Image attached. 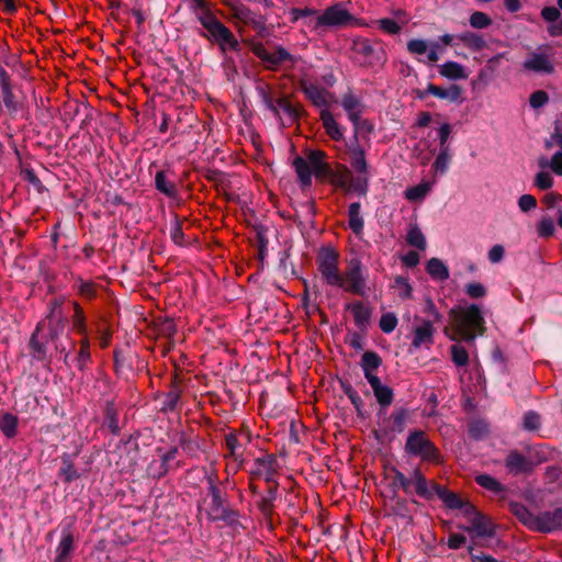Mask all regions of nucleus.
Segmentation results:
<instances>
[{"label":"nucleus","mask_w":562,"mask_h":562,"mask_svg":"<svg viewBox=\"0 0 562 562\" xmlns=\"http://www.w3.org/2000/svg\"><path fill=\"white\" fill-rule=\"evenodd\" d=\"M74 536L71 532L64 533L57 547V554L54 562H69V555L74 550Z\"/></svg>","instance_id":"4c0bfd02"},{"label":"nucleus","mask_w":562,"mask_h":562,"mask_svg":"<svg viewBox=\"0 0 562 562\" xmlns=\"http://www.w3.org/2000/svg\"><path fill=\"white\" fill-rule=\"evenodd\" d=\"M449 316L451 329L454 333L451 336L452 340L471 342L477 336H483L486 331L485 319L476 304H471L464 308H452L449 312Z\"/></svg>","instance_id":"7ed1b4c3"},{"label":"nucleus","mask_w":562,"mask_h":562,"mask_svg":"<svg viewBox=\"0 0 562 562\" xmlns=\"http://www.w3.org/2000/svg\"><path fill=\"white\" fill-rule=\"evenodd\" d=\"M405 452L408 456L419 458L422 461L439 465L443 463V456L439 448L431 441L424 430H413L405 442Z\"/></svg>","instance_id":"0eeeda50"},{"label":"nucleus","mask_w":562,"mask_h":562,"mask_svg":"<svg viewBox=\"0 0 562 562\" xmlns=\"http://www.w3.org/2000/svg\"><path fill=\"white\" fill-rule=\"evenodd\" d=\"M341 105L347 112L349 120L353 123V125L357 126L362 113V104L360 99L352 92H348L342 95Z\"/></svg>","instance_id":"393cba45"},{"label":"nucleus","mask_w":562,"mask_h":562,"mask_svg":"<svg viewBox=\"0 0 562 562\" xmlns=\"http://www.w3.org/2000/svg\"><path fill=\"white\" fill-rule=\"evenodd\" d=\"M321 121L326 131V134L336 142L342 139L344 134L341 132L340 125L335 120L333 113L327 109L321 111Z\"/></svg>","instance_id":"bb28decb"},{"label":"nucleus","mask_w":562,"mask_h":562,"mask_svg":"<svg viewBox=\"0 0 562 562\" xmlns=\"http://www.w3.org/2000/svg\"><path fill=\"white\" fill-rule=\"evenodd\" d=\"M177 453H178V448L173 447L161 456L160 469L157 474L158 477H161L168 473V471H169L168 463L176 458Z\"/></svg>","instance_id":"0e129e2a"},{"label":"nucleus","mask_w":562,"mask_h":562,"mask_svg":"<svg viewBox=\"0 0 562 562\" xmlns=\"http://www.w3.org/2000/svg\"><path fill=\"white\" fill-rule=\"evenodd\" d=\"M406 241L420 250H424L426 248V239L424 234L418 227H412L406 236Z\"/></svg>","instance_id":"13d9d810"},{"label":"nucleus","mask_w":562,"mask_h":562,"mask_svg":"<svg viewBox=\"0 0 562 562\" xmlns=\"http://www.w3.org/2000/svg\"><path fill=\"white\" fill-rule=\"evenodd\" d=\"M300 88L306 95V98L318 108L328 106L331 99V93L327 91L324 87L319 86L316 82L302 79L300 81Z\"/></svg>","instance_id":"aec40b11"},{"label":"nucleus","mask_w":562,"mask_h":562,"mask_svg":"<svg viewBox=\"0 0 562 562\" xmlns=\"http://www.w3.org/2000/svg\"><path fill=\"white\" fill-rule=\"evenodd\" d=\"M407 417L408 412L406 408L401 407L395 409L390 417V422L392 424L391 430L402 432L404 430Z\"/></svg>","instance_id":"603ef678"},{"label":"nucleus","mask_w":562,"mask_h":562,"mask_svg":"<svg viewBox=\"0 0 562 562\" xmlns=\"http://www.w3.org/2000/svg\"><path fill=\"white\" fill-rule=\"evenodd\" d=\"M43 329L44 323H38L30 339V348L32 350V356L40 360L43 359L46 353L44 345L38 340V334Z\"/></svg>","instance_id":"8fccbe9b"},{"label":"nucleus","mask_w":562,"mask_h":562,"mask_svg":"<svg viewBox=\"0 0 562 562\" xmlns=\"http://www.w3.org/2000/svg\"><path fill=\"white\" fill-rule=\"evenodd\" d=\"M104 425L115 436H117L121 431V427L119 425V412L113 402H106L105 404Z\"/></svg>","instance_id":"58836bf2"},{"label":"nucleus","mask_w":562,"mask_h":562,"mask_svg":"<svg viewBox=\"0 0 562 562\" xmlns=\"http://www.w3.org/2000/svg\"><path fill=\"white\" fill-rule=\"evenodd\" d=\"M347 308L351 312L355 324L358 327L363 328L369 324L371 318V310L362 302L358 301L349 304Z\"/></svg>","instance_id":"2f4dec72"},{"label":"nucleus","mask_w":562,"mask_h":562,"mask_svg":"<svg viewBox=\"0 0 562 562\" xmlns=\"http://www.w3.org/2000/svg\"><path fill=\"white\" fill-rule=\"evenodd\" d=\"M434 324L435 323L430 319H422L420 324L414 327L411 344L413 348L419 349L426 347L428 349L434 345V336L436 333Z\"/></svg>","instance_id":"412c9836"},{"label":"nucleus","mask_w":562,"mask_h":562,"mask_svg":"<svg viewBox=\"0 0 562 562\" xmlns=\"http://www.w3.org/2000/svg\"><path fill=\"white\" fill-rule=\"evenodd\" d=\"M339 252L330 247H322L316 256L317 270L324 282L331 286L342 289L345 292L363 295L366 292V278L362 262L358 258L351 259L345 272L339 269Z\"/></svg>","instance_id":"f257e3e1"},{"label":"nucleus","mask_w":562,"mask_h":562,"mask_svg":"<svg viewBox=\"0 0 562 562\" xmlns=\"http://www.w3.org/2000/svg\"><path fill=\"white\" fill-rule=\"evenodd\" d=\"M428 91H430V94H432L439 99H446L450 102L460 101L461 94H462V89L458 85H451L449 88H442L440 86L429 83Z\"/></svg>","instance_id":"cd10ccee"},{"label":"nucleus","mask_w":562,"mask_h":562,"mask_svg":"<svg viewBox=\"0 0 562 562\" xmlns=\"http://www.w3.org/2000/svg\"><path fill=\"white\" fill-rule=\"evenodd\" d=\"M524 68L529 71L552 74L554 66L547 55L532 54L530 58L524 61Z\"/></svg>","instance_id":"b1692460"},{"label":"nucleus","mask_w":562,"mask_h":562,"mask_svg":"<svg viewBox=\"0 0 562 562\" xmlns=\"http://www.w3.org/2000/svg\"><path fill=\"white\" fill-rule=\"evenodd\" d=\"M397 323L398 321L394 313H384L380 318L379 326L383 333L390 334L396 328Z\"/></svg>","instance_id":"052dcab7"},{"label":"nucleus","mask_w":562,"mask_h":562,"mask_svg":"<svg viewBox=\"0 0 562 562\" xmlns=\"http://www.w3.org/2000/svg\"><path fill=\"white\" fill-rule=\"evenodd\" d=\"M537 232L540 237H551L554 233V223L550 217L542 218L537 226Z\"/></svg>","instance_id":"338daca9"},{"label":"nucleus","mask_w":562,"mask_h":562,"mask_svg":"<svg viewBox=\"0 0 562 562\" xmlns=\"http://www.w3.org/2000/svg\"><path fill=\"white\" fill-rule=\"evenodd\" d=\"M198 21L205 30V33H201V36L217 44L223 53L227 49L234 52H238L240 49L238 40L235 37L233 32L216 18L214 12L204 13L199 16Z\"/></svg>","instance_id":"423d86ee"},{"label":"nucleus","mask_w":562,"mask_h":562,"mask_svg":"<svg viewBox=\"0 0 562 562\" xmlns=\"http://www.w3.org/2000/svg\"><path fill=\"white\" fill-rule=\"evenodd\" d=\"M361 205L358 202H353L349 205L348 209V225L350 229L359 235L363 231V220L360 215Z\"/></svg>","instance_id":"a19ab883"},{"label":"nucleus","mask_w":562,"mask_h":562,"mask_svg":"<svg viewBox=\"0 0 562 562\" xmlns=\"http://www.w3.org/2000/svg\"><path fill=\"white\" fill-rule=\"evenodd\" d=\"M352 19L351 13L341 3H336L317 15L315 27L342 26L347 25Z\"/></svg>","instance_id":"2eb2a0df"},{"label":"nucleus","mask_w":562,"mask_h":562,"mask_svg":"<svg viewBox=\"0 0 562 562\" xmlns=\"http://www.w3.org/2000/svg\"><path fill=\"white\" fill-rule=\"evenodd\" d=\"M207 484V494L199 504V512L204 513L212 522L223 521L227 526H236L240 516L239 512L231 507L226 494L218 485L217 477L209 475Z\"/></svg>","instance_id":"f03ea898"},{"label":"nucleus","mask_w":562,"mask_h":562,"mask_svg":"<svg viewBox=\"0 0 562 562\" xmlns=\"http://www.w3.org/2000/svg\"><path fill=\"white\" fill-rule=\"evenodd\" d=\"M381 363V357L374 351H366L361 357V368L363 371L376 370Z\"/></svg>","instance_id":"6e6d98bb"},{"label":"nucleus","mask_w":562,"mask_h":562,"mask_svg":"<svg viewBox=\"0 0 562 562\" xmlns=\"http://www.w3.org/2000/svg\"><path fill=\"white\" fill-rule=\"evenodd\" d=\"M439 74L448 79H465L464 67L457 61H447L439 67Z\"/></svg>","instance_id":"ea45409f"},{"label":"nucleus","mask_w":562,"mask_h":562,"mask_svg":"<svg viewBox=\"0 0 562 562\" xmlns=\"http://www.w3.org/2000/svg\"><path fill=\"white\" fill-rule=\"evenodd\" d=\"M540 14L544 21L553 23L547 29L549 35L552 37L562 36V18L560 19V10L555 7H544Z\"/></svg>","instance_id":"5701e85b"},{"label":"nucleus","mask_w":562,"mask_h":562,"mask_svg":"<svg viewBox=\"0 0 562 562\" xmlns=\"http://www.w3.org/2000/svg\"><path fill=\"white\" fill-rule=\"evenodd\" d=\"M18 417L11 413H4L0 417V429L7 438H14L18 434Z\"/></svg>","instance_id":"37998d69"},{"label":"nucleus","mask_w":562,"mask_h":562,"mask_svg":"<svg viewBox=\"0 0 562 562\" xmlns=\"http://www.w3.org/2000/svg\"><path fill=\"white\" fill-rule=\"evenodd\" d=\"M326 156L324 150L315 149L306 153V159L300 156L293 159L292 165L302 186H311L312 175L319 181L326 180L331 167L325 160Z\"/></svg>","instance_id":"20e7f679"},{"label":"nucleus","mask_w":562,"mask_h":562,"mask_svg":"<svg viewBox=\"0 0 562 562\" xmlns=\"http://www.w3.org/2000/svg\"><path fill=\"white\" fill-rule=\"evenodd\" d=\"M459 41L472 52H481L486 46V40L482 34L467 31L458 35Z\"/></svg>","instance_id":"7c9ffc66"},{"label":"nucleus","mask_w":562,"mask_h":562,"mask_svg":"<svg viewBox=\"0 0 562 562\" xmlns=\"http://www.w3.org/2000/svg\"><path fill=\"white\" fill-rule=\"evenodd\" d=\"M99 346L101 349H106L111 345L112 330L109 326L99 325L97 328Z\"/></svg>","instance_id":"774afa93"},{"label":"nucleus","mask_w":562,"mask_h":562,"mask_svg":"<svg viewBox=\"0 0 562 562\" xmlns=\"http://www.w3.org/2000/svg\"><path fill=\"white\" fill-rule=\"evenodd\" d=\"M244 445L240 442L237 434L229 432L225 436V448L227 453L225 458H233L235 461H241L244 454Z\"/></svg>","instance_id":"473e14b6"},{"label":"nucleus","mask_w":562,"mask_h":562,"mask_svg":"<svg viewBox=\"0 0 562 562\" xmlns=\"http://www.w3.org/2000/svg\"><path fill=\"white\" fill-rule=\"evenodd\" d=\"M257 91L260 98L262 99L265 105L270 111H276V100L278 99V97L276 95L274 89L269 83L260 82L257 86Z\"/></svg>","instance_id":"49530a36"},{"label":"nucleus","mask_w":562,"mask_h":562,"mask_svg":"<svg viewBox=\"0 0 562 562\" xmlns=\"http://www.w3.org/2000/svg\"><path fill=\"white\" fill-rule=\"evenodd\" d=\"M76 360L77 366L81 371L85 370L91 362L90 340L88 335L82 336V338L79 340V350Z\"/></svg>","instance_id":"c03bdc74"},{"label":"nucleus","mask_w":562,"mask_h":562,"mask_svg":"<svg viewBox=\"0 0 562 562\" xmlns=\"http://www.w3.org/2000/svg\"><path fill=\"white\" fill-rule=\"evenodd\" d=\"M183 380L178 372H175L169 385V391L164 395L160 412L164 414L180 411L183 393Z\"/></svg>","instance_id":"dca6fc26"},{"label":"nucleus","mask_w":562,"mask_h":562,"mask_svg":"<svg viewBox=\"0 0 562 562\" xmlns=\"http://www.w3.org/2000/svg\"><path fill=\"white\" fill-rule=\"evenodd\" d=\"M278 496V488L268 487L266 495L260 498L257 506L262 516L271 521L274 514V501Z\"/></svg>","instance_id":"c756f323"},{"label":"nucleus","mask_w":562,"mask_h":562,"mask_svg":"<svg viewBox=\"0 0 562 562\" xmlns=\"http://www.w3.org/2000/svg\"><path fill=\"white\" fill-rule=\"evenodd\" d=\"M154 324L157 335L167 338L169 344L172 345V338L177 333V326L173 319L168 317H157Z\"/></svg>","instance_id":"c9c22d12"},{"label":"nucleus","mask_w":562,"mask_h":562,"mask_svg":"<svg viewBox=\"0 0 562 562\" xmlns=\"http://www.w3.org/2000/svg\"><path fill=\"white\" fill-rule=\"evenodd\" d=\"M469 435L474 439H480L483 436L487 435L488 427L482 420H473L469 424L468 428Z\"/></svg>","instance_id":"680f3d73"},{"label":"nucleus","mask_w":562,"mask_h":562,"mask_svg":"<svg viewBox=\"0 0 562 562\" xmlns=\"http://www.w3.org/2000/svg\"><path fill=\"white\" fill-rule=\"evenodd\" d=\"M156 189L169 198H175L177 189L173 182L167 180L165 171H158L155 176Z\"/></svg>","instance_id":"de8ad7c7"},{"label":"nucleus","mask_w":562,"mask_h":562,"mask_svg":"<svg viewBox=\"0 0 562 562\" xmlns=\"http://www.w3.org/2000/svg\"><path fill=\"white\" fill-rule=\"evenodd\" d=\"M276 111H271L280 121L289 126L297 123L305 110L299 102H293L292 97L289 94L280 93L276 100Z\"/></svg>","instance_id":"f8f14e48"},{"label":"nucleus","mask_w":562,"mask_h":562,"mask_svg":"<svg viewBox=\"0 0 562 562\" xmlns=\"http://www.w3.org/2000/svg\"><path fill=\"white\" fill-rule=\"evenodd\" d=\"M395 284L398 288V296L402 300H408L412 297L413 289L406 278L396 277Z\"/></svg>","instance_id":"69168bd1"},{"label":"nucleus","mask_w":562,"mask_h":562,"mask_svg":"<svg viewBox=\"0 0 562 562\" xmlns=\"http://www.w3.org/2000/svg\"><path fill=\"white\" fill-rule=\"evenodd\" d=\"M77 295L86 301H92L98 296L99 284L91 280L77 278L76 280Z\"/></svg>","instance_id":"f704fd0d"},{"label":"nucleus","mask_w":562,"mask_h":562,"mask_svg":"<svg viewBox=\"0 0 562 562\" xmlns=\"http://www.w3.org/2000/svg\"><path fill=\"white\" fill-rule=\"evenodd\" d=\"M412 487H414L415 493L419 497L427 501L431 499L435 495L439 497V490H448L446 486L440 485L434 480H427V477L424 475L419 468H415L413 470Z\"/></svg>","instance_id":"f3484780"},{"label":"nucleus","mask_w":562,"mask_h":562,"mask_svg":"<svg viewBox=\"0 0 562 562\" xmlns=\"http://www.w3.org/2000/svg\"><path fill=\"white\" fill-rule=\"evenodd\" d=\"M430 187L428 183H419L417 186L408 188L404 194L408 201H420L428 193Z\"/></svg>","instance_id":"4d7b16f0"},{"label":"nucleus","mask_w":562,"mask_h":562,"mask_svg":"<svg viewBox=\"0 0 562 562\" xmlns=\"http://www.w3.org/2000/svg\"><path fill=\"white\" fill-rule=\"evenodd\" d=\"M557 530H562V508L558 507L536 515L532 531L550 533Z\"/></svg>","instance_id":"a211bd4d"},{"label":"nucleus","mask_w":562,"mask_h":562,"mask_svg":"<svg viewBox=\"0 0 562 562\" xmlns=\"http://www.w3.org/2000/svg\"><path fill=\"white\" fill-rule=\"evenodd\" d=\"M58 475L65 483H71L80 477V474L69 454H64L61 457V467Z\"/></svg>","instance_id":"e433bc0d"},{"label":"nucleus","mask_w":562,"mask_h":562,"mask_svg":"<svg viewBox=\"0 0 562 562\" xmlns=\"http://www.w3.org/2000/svg\"><path fill=\"white\" fill-rule=\"evenodd\" d=\"M224 5L228 9L231 19L233 20L238 33L241 34L245 26H250L258 32L265 30L266 23L263 18L251 11V9L240 0H225Z\"/></svg>","instance_id":"1a4fd4ad"},{"label":"nucleus","mask_w":562,"mask_h":562,"mask_svg":"<svg viewBox=\"0 0 562 562\" xmlns=\"http://www.w3.org/2000/svg\"><path fill=\"white\" fill-rule=\"evenodd\" d=\"M280 465L278 459L273 453H266L265 456L255 459L254 467L250 470L252 480L263 479L268 487L279 488L277 476L279 475Z\"/></svg>","instance_id":"9d476101"},{"label":"nucleus","mask_w":562,"mask_h":562,"mask_svg":"<svg viewBox=\"0 0 562 562\" xmlns=\"http://www.w3.org/2000/svg\"><path fill=\"white\" fill-rule=\"evenodd\" d=\"M251 52L266 64L269 70H277L284 61L293 60L292 55L282 46L276 47L274 52H269L262 43H254Z\"/></svg>","instance_id":"ddd939ff"},{"label":"nucleus","mask_w":562,"mask_h":562,"mask_svg":"<svg viewBox=\"0 0 562 562\" xmlns=\"http://www.w3.org/2000/svg\"><path fill=\"white\" fill-rule=\"evenodd\" d=\"M351 50L360 65L367 68H382L387 61L386 44L376 37L355 38Z\"/></svg>","instance_id":"39448f33"},{"label":"nucleus","mask_w":562,"mask_h":562,"mask_svg":"<svg viewBox=\"0 0 562 562\" xmlns=\"http://www.w3.org/2000/svg\"><path fill=\"white\" fill-rule=\"evenodd\" d=\"M470 25L473 29H486L492 25L493 21L492 19L484 12L475 11L470 15L469 19Z\"/></svg>","instance_id":"bf43d9fd"},{"label":"nucleus","mask_w":562,"mask_h":562,"mask_svg":"<svg viewBox=\"0 0 562 562\" xmlns=\"http://www.w3.org/2000/svg\"><path fill=\"white\" fill-rule=\"evenodd\" d=\"M451 360L457 367H465L469 363V352L460 344L450 347Z\"/></svg>","instance_id":"3c124183"},{"label":"nucleus","mask_w":562,"mask_h":562,"mask_svg":"<svg viewBox=\"0 0 562 562\" xmlns=\"http://www.w3.org/2000/svg\"><path fill=\"white\" fill-rule=\"evenodd\" d=\"M192 226L187 217L175 216V223L171 228V239L178 246H188L189 239L186 238V231Z\"/></svg>","instance_id":"a878e982"},{"label":"nucleus","mask_w":562,"mask_h":562,"mask_svg":"<svg viewBox=\"0 0 562 562\" xmlns=\"http://www.w3.org/2000/svg\"><path fill=\"white\" fill-rule=\"evenodd\" d=\"M509 512L529 530L532 531L536 515L532 514L524 504L518 502H510L508 504Z\"/></svg>","instance_id":"c85d7f7f"},{"label":"nucleus","mask_w":562,"mask_h":562,"mask_svg":"<svg viewBox=\"0 0 562 562\" xmlns=\"http://www.w3.org/2000/svg\"><path fill=\"white\" fill-rule=\"evenodd\" d=\"M394 477H393V485L400 486L404 490L405 493H411L412 483H413V473L411 474V477H406L401 471L394 469Z\"/></svg>","instance_id":"e2e57ef3"},{"label":"nucleus","mask_w":562,"mask_h":562,"mask_svg":"<svg viewBox=\"0 0 562 562\" xmlns=\"http://www.w3.org/2000/svg\"><path fill=\"white\" fill-rule=\"evenodd\" d=\"M64 300L60 297L54 299L48 304V314L44 323V328H47V337L50 340H56L64 331L66 327V316L63 310Z\"/></svg>","instance_id":"9b49d317"},{"label":"nucleus","mask_w":562,"mask_h":562,"mask_svg":"<svg viewBox=\"0 0 562 562\" xmlns=\"http://www.w3.org/2000/svg\"><path fill=\"white\" fill-rule=\"evenodd\" d=\"M374 396L381 406L387 407L394 400L393 390L390 386L382 385L381 381L372 386Z\"/></svg>","instance_id":"09e8293b"},{"label":"nucleus","mask_w":562,"mask_h":562,"mask_svg":"<svg viewBox=\"0 0 562 562\" xmlns=\"http://www.w3.org/2000/svg\"><path fill=\"white\" fill-rule=\"evenodd\" d=\"M71 305L74 310V315L71 317L72 330L81 336L88 335L87 317L82 306L77 301H74Z\"/></svg>","instance_id":"72a5a7b5"},{"label":"nucleus","mask_w":562,"mask_h":562,"mask_svg":"<svg viewBox=\"0 0 562 562\" xmlns=\"http://www.w3.org/2000/svg\"><path fill=\"white\" fill-rule=\"evenodd\" d=\"M541 427V416L535 411H528L522 417V428L528 431H537Z\"/></svg>","instance_id":"5fc2aeb1"},{"label":"nucleus","mask_w":562,"mask_h":562,"mask_svg":"<svg viewBox=\"0 0 562 562\" xmlns=\"http://www.w3.org/2000/svg\"><path fill=\"white\" fill-rule=\"evenodd\" d=\"M475 482L483 488L494 493L502 494L506 491V487L498 482L496 479L488 474H480L475 476Z\"/></svg>","instance_id":"a18cd8bd"},{"label":"nucleus","mask_w":562,"mask_h":562,"mask_svg":"<svg viewBox=\"0 0 562 562\" xmlns=\"http://www.w3.org/2000/svg\"><path fill=\"white\" fill-rule=\"evenodd\" d=\"M427 273L436 280L445 281L449 278V270L438 258H431L426 266Z\"/></svg>","instance_id":"79ce46f5"},{"label":"nucleus","mask_w":562,"mask_h":562,"mask_svg":"<svg viewBox=\"0 0 562 562\" xmlns=\"http://www.w3.org/2000/svg\"><path fill=\"white\" fill-rule=\"evenodd\" d=\"M547 460L541 453L540 447L527 446L525 451L513 449L504 459V465L513 475L530 474L535 468Z\"/></svg>","instance_id":"6e6552de"},{"label":"nucleus","mask_w":562,"mask_h":562,"mask_svg":"<svg viewBox=\"0 0 562 562\" xmlns=\"http://www.w3.org/2000/svg\"><path fill=\"white\" fill-rule=\"evenodd\" d=\"M326 179H328L334 187L341 188L345 191L355 190L361 194H366L367 192V179L363 180L362 184L353 186L351 171L341 164H337L335 168L330 167V171L328 176H326Z\"/></svg>","instance_id":"4468645a"},{"label":"nucleus","mask_w":562,"mask_h":562,"mask_svg":"<svg viewBox=\"0 0 562 562\" xmlns=\"http://www.w3.org/2000/svg\"><path fill=\"white\" fill-rule=\"evenodd\" d=\"M350 164L357 172L366 173L368 171L366 153L362 148H357L351 153Z\"/></svg>","instance_id":"864d4df0"},{"label":"nucleus","mask_w":562,"mask_h":562,"mask_svg":"<svg viewBox=\"0 0 562 562\" xmlns=\"http://www.w3.org/2000/svg\"><path fill=\"white\" fill-rule=\"evenodd\" d=\"M439 491V499L450 509H460L468 521L479 512L472 503L463 501L457 493L450 490Z\"/></svg>","instance_id":"6ab92c4d"},{"label":"nucleus","mask_w":562,"mask_h":562,"mask_svg":"<svg viewBox=\"0 0 562 562\" xmlns=\"http://www.w3.org/2000/svg\"><path fill=\"white\" fill-rule=\"evenodd\" d=\"M468 522L471 526L467 530L474 532L477 537H492L495 533L492 520L481 512H477Z\"/></svg>","instance_id":"4be33fe9"}]
</instances>
